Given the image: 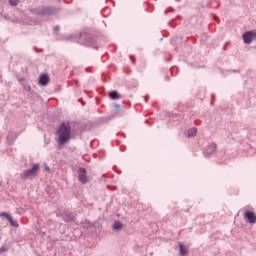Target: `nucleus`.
I'll use <instances>...</instances> for the list:
<instances>
[{"label": "nucleus", "instance_id": "obj_1", "mask_svg": "<svg viewBox=\"0 0 256 256\" xmlns=\"http://www.w3.org/2000/svg\"><path fill=\"white\" fill-rule=\"evenodd\" d=\"M58 135V144L65 145L71 139V124L69 122H62L56 132Z\"/></svg>", "mask_w": 256, "mask_h": 256}, {"label": "nucleus", "instance_id": "obj_2", "mask_svg": "<svg viewBox=\"0 0 256 256\" xmlns=\"http://www.w3.org/2000/svg\"><path fill=\"white\" fill-rule=\"evenodd\" d=\"M34 15H41L42 17H51V15H57L59 13V8L53 6H46L42 8H36L32 10Z\"/></svg>", "mask_w": 256, "mask_h": 256}, {"label": "nucleus", "instance_id": "obj_3", "mask_svg": "<svg viewBox=\"0 0 256 256\" xmlns=\"http://www.w3.org/2000/svg\"><path fill=\"white\" fill-rule=\"evenodd\" d=\"M37 173H39V164H33L32 168L24 170L20 174V178L22 179V181H27V179L37 177Z\"/></svg>", "mask_w": 256, "mask_h": 256}, {"label": "nucleus", "instance_id": "obj_4", "mask_svg": "<svg viewBox=\"0 0 256 256\" xmlns=\"http://www.w3.org/2000/svg\"><path fill=\"white\" fill-rule=\"evenodd\" d=\"M242 39L246 45H251L256 41V30L247 31L242 35Z\"/></svg>", "mask_w": 256, "mask_h": 256}, {"label": "nucleus", "instance_id": "obj_5", "mask_svg": "<svg viewBox=\"0 0 256 256\" xmlns=\"http://www.w3.org/2000/svg\"><path fill=\"white\" fill-rule=\"evenodd\" d=\"M78 181H80L82 185H85L88 183L89 178L87 177V169L85 168L78 169Z\"/></svg>", "mask_w": 256, "mask_h": 256}, {"label": "nucleus", "instance_id": "obj_6", "mask_svg": "<svg viewBox=\"0 0 256 256\" xmlns=\"http://www.w3.org/2000/svg\"><path fill=\"white\" fill-rule=\"evenodd\" d=\"M244 219H247L248 223L255 224L256 223V214L253 211L247 210V207H244Z\"/></svg>", "mask_w": 256, "mask_h": 256}, {"label": "nucleus", "instance_id": "obj_7", "mask_svg": "<svg viewBox=\"0 0 256 256\" xmlns=\"http://www.w3.org/2000/svg\"><path fill=\"white\" fill-rule=\"evenodd\" d=\"M217 152V144L212 143L210 144L206 151L204 152L205 157H211V155L215 154Z\"/></svg>", "mask_w": 256, "mask_h": 256}, {"label": "nucleus", "instance_id": "obj_8", "mask_svg": "<svg viewBox=\"0 0 256 256\" xmlns=\"http://www.w3.org/2000/svg\"><path fill=\"white\" fill-rule=\"evenodd\" d=\"M50 81H51V78H49V75L45 73L41 74L39 77V83L42 85V87L49 85Z\"/></svg>", "mask_w": 256, "mask_h": 256}, {"label": "nucleus", "instance_id": "obj_9", "mask_svg": "<svg viewBox=\"0 0 256 256\" xmlns=\"http://www.w3.org/2000/svg\"><path fill=\"white\" fill-rule=\"evenodd\" d=\"M63 220L65 221V223H71V221H73V219H75V217L73 216V213L71 212H66L62 215Z\"/></svg>", "mask_w": 256, "mask_h": 256}, {"label": "nucleus", "instance_id": "obj_10", "mask_svg": "<svg viewBox=\"0 0 256 256\" xmlns=\"http://www.w3.org/2000/svg\"><path fill=\"white\" fill-rule=\"evenodd\" d=\"M179 251L181 256H187L189 255V248L187 246L179 243Z\"/></svg>", "mask_w": 256, "mask_h": 256}, {"label": "nucleus", "instance_id": "obj_11", "mask_svg": "<svg viewBox=\"0 0 256 256\" xmlns=\"http://www.w3.org/2000/svg\"><path fill=\"white\" fill-rule=\"evenodd\" d=\"M195 135H197V128L195 127L190 128L186 133V137H195Z\"/></svg>", "mask_w": 256, "mask_h": 256}, {"label": "nucleus", "instance_id": "obj_12", "mask_svg": "<svg viewBox=\"0 0 256 256\" xmlns=\"http://www.w3.org/2000/svg\"><path fill=\"white\" fill-rule=\"evenodd\" d=\"M113 229L115 231H121V229H123V223H121L120 221H115L113 224Z\"/></svg>", "mask_w": 256, "mask_h": 256}, {"label": "nucleus", "instance_id": "obj_13", "mask_svg": "<svg viewBox=\"0 0 256 256\" xmlns=\"http://www.w3.org/2000/svg\"><path fill=\"white\" fill-rule=\"evenodd\" d=\"M22 87H23L24 91H31V85H29V83L25 80H23V82H22Z\"/></svg>", "mask_w": 256, "mask_h": 256}, {"label": "nucleus", "instance_id": "obj_14", "mask_svg": "<svg viewBox=\"0 0 256 256\" xmlns=\"http://www.w3.org/2000/svg\"><path fill=\"white\" fill-rule=\"evenodd\" d=\"M0 217H5V219H7V221H11L13 219V217L11 216V214L7 213V212H2L0 213Z\"/></svg>", "mask_w": 256, "mask_h": 256}, {"label": "nucleus", "instance_id": "obj_15", "mask_svg": "<svg viewBox=\"0 0 256 256\" xmlns=\"http://www.w3.org/2000/svg\"><path fill=\"white\" fill-rule=\"evenodd\" d=\"M16 138H17V135H15V134H13L11 132L7 135V140L8 141L13 142V141H15Z\"/></svg>", "mask_w": 256, "mask_h": 256}, {"label": "nucleus", "instance_id": "obj_16", "mask_svg": "<svg viewBox=\"0 0 256 256\" xmlns=\"http://www.w3.org/2000/svg\"><path fill=\"white\" fill-rule=\"evenodd\" d=\"M7 251H9V247L7 246L0 247V255H3V253H7Z\"/></svg>", "mask_w": 256, "mask_h": 256}, {"label": "nucleus", "instance_id": "obj_17", "mask_svg": "<svg viewBox=\"0 0 256 256\" xmlns=\"http://www.w3.org/2000/svg\"><path fill=\"white\" fill-rule=\"evenodd\" d=\"M108 97H119V92L114 90L108 94Z\"/></svg>", "mask_w": 256, "mask_h": 256}, {"label": "nucleus", "instance_id": "obj_18", "mask_svg": "<svg viewBox=\"0 0 256 256\" xmlns=\"http://www.w3.org/2000/svg\"><path fill=\"white\" fill-rule=\"evenodd\" d=\"M9 223L11 227H19V223H17V220H14L13 218Z\"/></svg>", "mask_w": 256, "mask_h": 256}, {"label": "nucleus", "instance_id": "obj_19", "mask_svg": "<svg viewBox=\"0 0 256 256\" xmlns=\"http://www.w3.org/2000/svg\"><path fill=\"white\" fill-rule=\"evenodd\" d=\"M10 5L13 7L17 6L19 4V0H9Z\"/></svg>", "mask_w": 256, "mask_h": 256}, {"label": "nucleus", "instance_id": "obj_20", "mask_svg": "<svg viewBox=\"0 0 256 256\" xmlns=\"http://www.w3.org/2000/svg\"><path fill=\"white\" fill-rule=\"evenodd\" d=\"M45 171H50L49 166H45Z\"/></svg>", "mask_w": 256, "mask_h": 256}, {"label": "nucleus", "instance_id": "obj_21", "mask_svg": "<svg viewBox=\"0 0 256 256\" xmlns=\"http://www.w3.org/2000/svg\"><path fill=\"white\" fill-rule=\"evenodd\" d=\"M114 107H115L116 109H119V104H114Z\"/></svg>", "mask_w": 256, "mask_h": 256}, {"label": "nucleus", "instance_id": "obj_22", "mask_svg": "<svg viewBox=\"0 0 256 256\" xmlns=\"http://www.w3.org/2000/svg\"><path fill=\"white\" fill-rule=\"evenodd\" d=\"M54 30H55V31H59V28H58V26H56V27L54 28Z\"/></svg>", "mask_w": 256, "mask_h": 256}, {"label": "nucleus", "instance_id": "obj_23", "mask_svg": "<svg viewBox=\"0 0 256 256\" xmlns=\"http://www.w3.org/2000/svg\"><path fill=\"white\" fill-rule=\"evenodd\" d=\"M111 99L115 100V99H119V97H111Z\"/></svg>", "mask_w": 256, "mask_h": 256}, {"label": "nucleus", "instance_id": "obj_24", "mask_svg": "<svg viewBox=\"0 0 256 256\" xmlns=\"http://www.w3.org/2000/svg\"><path fill=\"white\" fill-rule=\"evenodd\" d=\"M145 103H147V98H144Z\"/></svg>", "mask_w": 256, "mask_h": 256}, {"label": "nucleus", "instance_id": "obj_25", "mask_svg": "<svg viewBox=\"0 0 256 256\" xmlns=\"http://www.w3.org/2000/svg\"><path fill=\"white\" fill-rule=\"evenodd\" d=\"M87 225H90V222L89 221H86Z\"/></svg>", "mask_w": 256, "mask_h": 256}, {"label": "nucleus", "instance_id": "obj_26", "mask_svg": "<svg viewBox=\"0 0 256 256\" xmlns=\"http://www.w3.org/2000/svg\"><path fill=\"white\" fill-rule=\"evenodd\" d=\"M223 49H224V51H225V49H227V46H224V48H223Z\"/></svg>", "mask_w": 256, "mask_h": 256}]
</instances>
